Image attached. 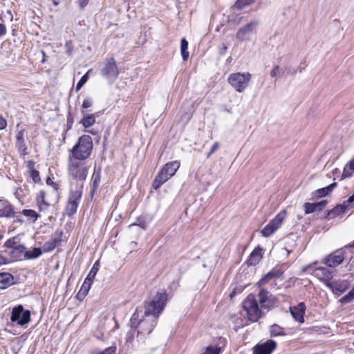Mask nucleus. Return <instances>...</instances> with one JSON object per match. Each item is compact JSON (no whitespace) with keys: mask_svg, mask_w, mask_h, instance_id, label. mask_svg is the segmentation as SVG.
Segmentation results:
<instances>
[{"mask_svg":"<svg viewBox=\"0 0 354 354\" xmlns=\"http://www.w3.org/2000/svg\"><path fill=\"white\" fill-rule=\"evenodd\" d=\"M167 301L166 292H158L151 300L145 302L144 310L136 308L131 317L130 326L138 329V337H146L152 332Z\"/></svg>","mask_w":354,"mask_h":354,"instance_id":"obj_1","label":"nucleus"},{"mask_svg":"<svg viewBox=\"0 0 354 354\" xmlns=\"http://www.w3.org/2000/svg\"><path fill=\"white\" fill-rule=\"evenodd\" d=\"M93 140L90 136L83 135L80 137L77 143L73 147L69 158L86 161L93 150Z\"/></svg>","mask_w":354,"mask_h":354,"instance_id":"obj_2","label":"nucleus"},{"mask_svg":"<svg viewBox=\"0 0 354 354\" xmlns=\"http://www.w3.org/2000/svg\"><path fill=\"white\" fill-rule=\"evenodd\" d=\"M90 166L87 161L69 158L68 160V173L69 176L77 181L83 182L86 179Z\"/></svg>","mask_w":354,"mask_h":354,"instance_id":"obj_3","label":"nucleus"},{"mask_svg":"<svg viewBox=\"0 0 354 354\" xmlns=\"http://www.w3.org/2000/svg\"><path fill=\"white\" fill-rule=\"evenodd\" d=\"M180 162L174 160L167 162L160 170L152 183V187L157 190L162 184L170 179L180 167Z\"/></svg>","mask_w":354,"mask_h":354,"instance_id":"obj_4","label":"nucleus"},{"mask_svg":"<svg viewBox=\"0 0 354 354\" xmlns=\"http://www.w3.org/2000/svg\"><path fill=\"white\" fill-rule=\"evenodd\" d=\"M243 308L246 311L247 317L252 322H257L262 316L255 295L250 294L243 301Z\"/></svg>","mask_w":354,"mask_h":354,"instance_id":"obj_5","label":"nucleus"},{"mask_svg":"<svg viewBox=\"0 0 354 354\" xmlns=\"http://www.w3.org/2000/svg\"><path fill=\"white\" fill-rule=\"evenodd\" d=\"M82 196V185L76 189H71L67 203L65 206V214L72 217L77 212Z\"/></svg>","mask_w":354,"mask_h":354,"instance_id":"obj_6","label":"nucleus"},{"mask_svg":"<svg viewBox=\"0 0 354 354\" xmlns=\"http://www.w3.org/2000/svg\"><path fill=\"white\" fill-rule=\"evenodd\" d=\"M251 79L249 73H235L229 75V84L239 93L243 92L248 86Z\"/></svg>","mask_w":354,"mask_h":354,"instance_id":"obj_7","label":"nucleus"},{"mask_svg":"<svg viewBox=\"0 0 354 354\" xmlns=\"http://www.w3.org/2000/svg\"><path fill=\"white\" fill-rule=\"evenodd\" d=\"M287 212L286 210L281 211L275 217L272 219L261 231V234L264 237H269L274 232H276L282 224L286 217Z\"/></svg>","mask_w":354,"mask_h":354,"instance_id":"obj_8","label":"nucleus"},{"mask_svg":"<svg viewBox=\"0 0 354 354\" xmlns=\"http://www.w3.org/2000/svg\"><path fill=\"white\" fill-rule=\"evenodd\" d=\"M10 320L23 326L30 322V313L28 310H24L22 305H18L12 308Z\"/></svg>","mask_w":354,"mask_h":354,"instance_id":"obj_9","label":"nucleus"},{"mask_svg":"<svg viewBox=\"0 0 354 354\" xmlns=\"http://www.w3.org/2000/svg\"><path fill=\"white\" fill-rule=\"evenodd\" d=\"M257 25L258 22L257 21H252L248 23L245 26L240 28L237 30L236 38L240 41L250 40L251 36L256 33Z\"/></svg>","mask_w":354,"mask_h":354,"instance_id":"obj_10","label":"nucleus"},{"mask_svg":"<svg viewBox=\"0 0 354 354\" xmlns=\"http://www.w3.org/2000/svg\"><path fill=\"white\" fill-rule=\"evenodd\" d=\"M345 259V252L342 249L337 250L322 259V263L329 268H335L341 264Z\"/></svg>","mask_w":354,"mask_h":354,"instance_id":"obj_11","label":"nucleus"},{"mask_svg":"<svg viewBox=\"0 0 354 354\" xmlns=\"http://www.w3.org/2000/svg\"><path fill=\"white\" fill-rule=\"evenodd\" d=\"M101 73L104 77L113 81L118 77L119 71L115 61L113 57L106 60L105 66L102 68Z\"/></svg>","mask_w":354,"mask_h":354,"instance_id":"obj_12","label":"nucleus"},{"mask_svg":"<svg viewBox=\"0 0 354 354\" xmlns=\"http://www.w3.org/2000/svg\"><path fill=\"white\" fill-rule=\"evenodd\" d=\"M258 297L261 307L264 308L270 309L273 308L277 302V298L263 288L259 290Z\"/></svg>","mask_w":354,"mask_h":354,"instance_id":"obj_13","label":"nucleus"},{"mask_svg":"<svg viewBox=\"0 0 354 354\" xmlns=\"http://www.w3.org/2000/svg\"><path fill=\"white\" fill-rule=\"evenodd\" d=\"M100 268V263L99 261H97L94 263L91 270H90L88 276L86 277V279L84 280V283L82 286V290H84V292L82 293L83 297H85L91 286V283L93 282V279L97 274V272L99 270Z\"/></svg>","mask_w":354,"mask_h":354,"instance_id":"obj_14","label":"nucleus"},{"mask_svg":"<svg viewBox=\"0 0 354 354\" xmlns=\"http://www.w3.org/2000/svg\"><path fill=\"white\" fill-rule=\"evenodd\" d=\"M277 343L272 339H268L263 344H257L254 347V354H271L276 348Z\"/></svg>","mask_w":354,"mask_h":354,"instance_id":"obj_15","label":"nucleus"},{"mask_svg":"<svg viewBox=\"0 0 354 354\" xmlns=\"http://www.w3.org/2000/svg\"><path fill=\"white\" fill-rule=\"evenodd\" d=\"M313 275L329 286L330 281L333 278V272L327 268L319 267L313 270Z\"/></svg>","mask_w":354,"mask_h":354,"instance_id":"obj_16","label":"nucleus"},{"mask_svg":"<svg viewBox=\"0 0 354 354\" xmlns=\"http://www.w3.org/2000/svg\"><path fill=\"white\" fill-rule=\"evenodd\" d=\"M290 313L293 318L299 323L304 322V315L305 314L306 306L301 302L298 305L290 308Z\"/></svg>","mask_w":354,"mask_h":354,"instance_id":"obj_17","label":"nucleus"},{"mask_svg":"<svg viewBox=\"0 0 354 354\" xmlns=\"http://www.w3.org/2000/svg\"><path fill=\"white\" fill-rule=\"evenodd\" d=\"M17 212H15L12 205L7 201L3 200L0 203V217L14 218Z\"/></svg>","mask_w":354,"mask_h":354,"instance_id":"obj_18","label":"nucleus"},{"mask_svg":"<svg viewBox=\"0 0 354 354\" xmlns=\"http://www.w3.org/2000/svg\"><path fill=\"white\" fill-rule=\"evenodd\" d=\"M328 201L326 200H323L318 203H305L304 208H305V214H308L315 212H321L325 206L327 205Z\"/></svg>","mask_w":354,"mask_h":354,"instance_id":"obj_19","label":"nucleus"},{"mask_svg":"<svg viewBox=\"0 0 354 354\" xmlns=\"http://www.w3.org/2000/svg\"><path fill=\"white\" fill-rule=\"evenodd\" d=\"M283 274V271L280 268H274L266 274L258 283V286H261L267 283L270 280L275 278H279Z\"/></svg>","mask_w":354,"mask_h":354,"instance_id":"obj_20","label":"nucleus"},{"mask_svg":"<svg viewBox=\"0 0 354 354\" xmlns=\"http://www.w3.org/2000/svg\"><path fill=\"white\" fill-rule=\"evenodd\" d=\"M261 251L262 250L259 247L254 248L247 260V264L248 266H256L258 264L263 257Z\"/></svg>","mask_w":354,"mask_h":354,"instance_id":"obj_21","label":"nucleus"},{"mask_svg":"<svg viewBox=\"0 0 354 354\" xmlns=\"http://www.w3.org/2000/svg\"><path fill=\"white\" fill-rule=\"evenodd\" d=\"M14 283L13 276L8 272L0 273V288L6 289Z\"/></svg>","mask_w":354,"mask_h":354,"instance_id":"obj_22","label":"nucleus"},{"mask_svg":"<svg viewBox=\"0 0 354 354\" xmlns=\"http://www.w3.org/2000/svg\"><path fill=\"white\" fill-rule=\"evenodd\" d=\"M5 246L13 250V252L23 253L26 248L15 241V239H10L6 241Z\"/></svg>","mask_w":354,"mask_h":354,"instance_id":"obj_23","label":"nucleus"},{"mask_svg":"<svg viewBox=\"0 0 354 354\" xmlns=\"http://www.w3.org/2000/svg\"><path fill=\"white\" fill-rule=\"evenodd\" d=\"M346 209V203L337 205L334 208L328 212V216L330 218H334L336 216H340L345 212Z\"/></svg>","mask_w":354,"mask_h":354,"instance_id":"obj_24","label":"nucleus"},{"mask_svg":"<svg viewBox=\"0 0 354 354\" xmlns=\"http://www.w3.org/2000/svg\"><path fill=\"white\" fill-rule=\"evenodd\" d=\"M337 186L336 183H333L328 186L323 188H320L317 189L314 193L313 195L315 198H321L326 196L330 192H331L335 187Z\"/></svg>","mask_w":354,"mask_h":354,"instance_id":"obj_25","label":"nucleus"},{"mask_svg":"<svg viewBox=\"0 0 354 354\" xmlns=\"http://www.w3.org/2000/svg\"><path fill=\"white\" fill-rule=\"evenodd\" d=\"M61 239L59 238H53L49 241L44 243L43 245V250L45 252H48L53 250L61 242Z\"/></svg>","mask_w":354,"mask_h":354,"instance_id":"obj_26","label":"nucleus"},{"mask_svg":"<svg viewBox=\"0 0 354 354\" xmlns=\"http://www.w3.org/2000/svg\"><path fill=\"white\" fill-rule=\"evenodd\" d=\"M269 332L272 337L284 336L286 335V328L276 324L270 326Z\"/></svg>","mask_w":354,"mask_h":354,"instance_id":"obj_27","label":"nucleus"},{"mask_svg":"<svg viewBox=\"0 0 354 354\" xmlns=\"http://www.w3.org/2000/svg\"><path fill=\"white\" fill-rule=\"evenodd\" d=\"M17 214H23L26 217H27L28 221L30 223H35V221L39 217V215L33 209H23L21 212H18Z\"/></svg>","mask_w":354,"mask_h":354,"instance_id":"obj_28","label":"nucleus"},{"mask_svg":"<svg viewBox=\"0 0 354 354\" xmlns=\"http://www.w3.org/2000/svg\"><path fill=\"white\" fill-rule=\"evenodd\" d=\"M328 286L332 288L333 290L342 293L348 288V283L346 281H333L331 282Z\"/></svg>","mask_w":354,"mask_h":354,"instance_id":"obj_29","label":"nucleus"},{"mask_svg":"<svg viewBox=\"0 0 354 354\" xmlns=\"http://www.w3.org/2000/svg\"><path fill=\"white\" fill-rule=\"evenodd\" d=\"M354 171V158L350 160L344 167L342 174V178H346L351 177L353 172Z\"/></svg>","mask_w":354,"mask_h":354,"instance_id":"obj_30","label":"nucleus"},{"mask_svg":"<svg viewBox=\"0 0 354 354\" xmlns=\"http://www.w3.org/2000/svg\"><path fill=\"white\" fill-rule=\"evenodd\" d=\"M95 122V118L93 114L84 113V116L81 120L80 123L85 128L91 127Z\"/></svg>","mask_w":354,"mask_h":354,"instance_id":"obj_31","label":"nucleus"},{"mask_svg":"<svg viewBox=\"0 0 354 354\" xmlns=\"http://www.w3.org/2000/svg\"><path fill=\"white\" fill-rule=\"evenodd\" d=\"M187 49H188V42L185 38H183L180 41V52H181V55H182L183 59L184 61H187L189 58V53Z\"/></svg>","mask_w":354,"mask_h":354,"instance_id":"obj_32","label":"nucleus"},{"mask_svg":"<svg viewBox=\"0 0 354 354\" xmlns=\"http://www.w3.org/2000/svg\"><path fill=\"white\" fill-rule=\"evenodd\" d=\"M23 253L26 259H30L39 257L42 252L39 248H34L32 250L24 251Z\"/></svg>","mask_w":354,"mask_h":354,"instance_id":"obj_33","label":"nucleus"},{"mask_svg":"<svg viewBox=\"0 0 354 354\" xmlns=\"http://www.w3.org/2000/svg\"><path fill=\"white\" fill-rule=\"evenodd\" d=\"M28 167L30 169V177L35 183L40 181L39 172L34 169V162L32 161L28 162Z\"/></svg>","mask_w":354,"mask_h":354,"instance_id":"obj_34","label":"nucleus"},{"mask_svg":"<svg viewBox=\"0 0 354 354\" xmlns=\"http://www.w3.org/2000/svg\"><path fill=\"white\" fill-rule=\"evenodd\" d=\"M116 351L115 347H109L104 349V351H100L98 349H95L91 351V354H114Z\"/></svg>","mask_w":354,"mask_h":354,"instance_id":"obj_35","label":"nucleus"},{"mask_svg":"<svg viewBox=\"0 0 354 354\" xmlns=\"http://www.w3.org/2000/svg\"><path fill=\"white\" fill-rule=\"evenodd\" d=\"M91 70L88 71L86 74H84L80 80L77 84L75 91H79L81 88L84 85V84L88 81V73H90Z\"/></svg>","mask_w":354,"mask_h":354,"instance_id":"obj_36","label":"nucleus"},{"mask_svg":"<svg viewBox=\"0 0 354 354\" xmlns=\"http://www.w3.org/2000/svg\"><path fill=\"white\" fill-rule=\"evenodd\" d=\"M136 329V328H131V329L127 333L126 342L127 344H131L133 343Z\"/></svg>","mask_w":354,"mask_h":354,"instance_id":"obj_37","label":"nucleus"},{"mask_svg":"<svg viewBox=\"0 0 354 354\" xmlns=\"http://www.w3.org/2000/svg\"><path fill=\"white\" fill-rule=\"evenodd\" d=\"M254 0H237L236 6L239 9H242L245 6L250 5Z\"/></svg>","mask_w":354,"mask_h":354,"instance_id":"obj_38","label":"nucleus"},{"mask_svg":"<svg viewBox=\"0 0 354 354\" xmlns=\"http://www.w3.org/2000/svg\"><path fill=\"white\" fill-rule=\"evenodd\" d=\"M220 348L217 346H208L203 354H218Z\"/></svg>","mask_w":354,"mask_h":354,"instance_id":"obj_39","label":"nucleus"},{"mask_svg":"<svg viewBox=\"0 0 354 354\" xmlns=\"http://www.w3.org/2000/svg\"><path fill=\"white\" fill-rule=\"evenodd\" d=\"M353 299H354V295L352 294V292L351 291H349V292L348 294H346L345 296H344L340 299V301L342 303L346 304V303L350 302Z\"/></svg>","mask_w":354,"mask_h":354,"instance_id":"obj_40","label":"nucleus"},{"mask_svg":"<svg viewBox=\"0 0 354 354\" xmlns=\"http://www.w3.org/2000/svg\"><path fill=\"white\" fill-rule=\"evenodd\" d=\"M37 200L40 201L44 205H46V207L49 206V204L46 202L45 192L44 191H40L37 194Z\"/></svg>","mask_w":354,"mask_h":354,"instance_id":"obj_41","label":"nucleus"},{"mask_svg":"<svg viewBox=\"0 0 354 354\" xmlns=\"http://www.w3.org/2000/svg\"><path fill=\"white\" fill-rule=\"evenodd\" d=\"M280 75V68L278 66H274L271 72H270V76L272 77H277Z\"/></svg>","mask_w":354,"mask_h":354,"instance_id":"obj_42","label":"nucleus"},{"mask_svg":"<svg viewBox=\"0 0 354 354\" xmlns=\"http://www.w3.org/2000/svg\"><path fill=\"white\" fill-rule=\"evenodd\" d=\"M16 146L18 148V149L23 153H24L26 150L24 141H16Z\"/></svg>","mask_w":354,"mask_h":354,"instance_id":"obj_43","label":"nucleus"},{"mask_svg":"<svg viewBox=\"0 0 354 354\" xmlns=\"http://www.w3.org/2000/svg\"><path fill=\"white\" fill-rule=\"evenodd\" d=\"M218 147H219V143L218 142H214V144L212 147L210 151L207 153V157L209 158L210 156L218 149Z\"/></svg>","mask_w":354,"mask_h":354,"instance_id":"obj_44","label":"nucleus"},{"mask_svg":"<svg viewBox=\"0 0 354 354\" xmlns=\"http://www.w3.org/2000/svg\"><path fill=\"white\" fill-rule=\"evenodd\" d=\"M24 130L19 131L16 134V141H24Z\"/></svg>","mask_w":354,"mask_h":354,"instance_id":"obj_45","label":"nucleus"},{"mask_svg":"<svg viewBox=\"0 0 354 354\" xmlns=\"http://www.w3.org/2000/svg\"><path fill=\"white\" fill-rule=\"evenodd\" d=\"M92 106V101L90 99H85L82 103V108L87 109Z\"/></svg>","mask_w":354,"mask_h":354,"instance_id":"obj_46","label":"nucleus"},{"mask_svg":"<svg viewBox=\"0 0 354 354\" xmlns=\"http://www.w3.org/2000/svg\"><path fill=\"white\" fill-rule=\"evenodd\" d=\"M227 47L225 44H221L218 47L220 55H224L227 51Z\"/></svg>","mask_w":354,"mask_h":354,"instance_id":"obj_47","label":"nucleus"},{"mask_svg":"<svg viewBox=\"0 0 354 354\" xmlns=\"http://www.w3.org/2000/svg\"><path fill=\"white\" fill-rule=\"evenodd\" d=\"M46 184L48 185H53L55 190L58 189V185L55 183L50 177L46 179Z\"/></svg>","mask_w":354,"mask_h":354,"instance_id":"obj_48","label":"nucleus"},{"mask_svg":"<svg viewBox=\"0 0 354 354\" xmlns=\"http://www.w3.org/2000/svg\"><path fill=\"white\" fill-rule=\"evenodd\" d=\"M7 126V121L2 117H0V130L4 129Z\"/></svg>","mask_w":354,"mask_h":354,"instance_id":"obj_49","label":"nucleus"},{"mask_svg":"<svg viewBox=\"0 0 354 354\" xmlns=\"http://www.w3.org/2000/svg\"><path fill=\"white\" fill-rule=\"evenodd\" d=\"M6 27L4 24H0V37L6 35Z\"/></svg>","mask_w":354,"mask_h":354,"instance_id":"obj_50","label":"nucleus"},{"mask_svg":"<svg viewBox=\"0 0 354 354\" xmlns=\"http://www.w3.org/2000/svg\"><path fill=\"white\" fill-rule=\"evenodd\" d=\"M78 3L81 8H84L88 3V0H78Z\"/></svg>","mask_w":354,"mask_h":354,"instance_id":"obj_51","label":"nucleus"},{"mask_svg":"<svg viewBox=\"0 0 354 354\" xmlns=\"http://www.w3.org/2000/svg\"><path fill=\"white\" fill-rule=\"evenodd\" d=\"M354 201V196L353 195H351V196L348 197V198L344 201V203H346V207L347 208L348 205L353 203Z\"/></svg>","mask_w":354,"mask_h":354,"instance_id":"obj_52","label":"nucleus"},{"mask_svg":"<svg viewBox=\"0 0 354 354\" xmlns=\"http://www.w3.org/2000/svg\"><path fill=\"white\" fill-rule=\"evenodd\" d=\"M83 292H84V290H82V288H81V289H80V292H78V294H77V297H78L79 299H81V298H84V297H83V295H82V293H83Z\"/></svg>","mask_w":354,"mask_h":354,"instance_id":"obj_53","label":"nucleus"},{"mask_svg":"<svg viewBox=\"0 0 354 354\" xmlns=\"http://www.w3.org/2000/svg\"><path fill=\"white\" fill-rule=\"evenodd\" d=\"M345 248H354V241L350 244H348V245H346L344 246Z\"/></svg>","mask_w":354,"mask_h":354,"instance_id":"obj_54","label":"nucleus"},{"mask_svg":"<svg viewBox=\"0 0 354 354\" xmlns=\"http://www.w3.org/2000/svg\"><path fill=\"white\" fill-rule=\"evenodd\" d=\"M5 263V259L4 258L0 255V266L3 265Z\"/></svg>","mask_w":354,"mask_h":354,"instance_id":"obj_55","label":"nucleus"},{"mask_svg":"<svg viewBox=\"0 0 354 354\" xmlns=\"http://www.w3.org/2000/svg\"><path fill=\"white\" fill-rule=\"evenodd\" d=\"M15 222H17V223H19L22 224L24 223V221L21 218H20L19 217H17L16 220H15Z\"/></svg>","mask_w":354,"mask_h":354,"instance_id":"obj_56","label":"nucleus"},{"mask_svg":"<svg viewBox=\"0 0 354 354\" xmlns=\"http://www.w3.org/2000/svg\"><path fill=\"white\" fill-rule=\"evenodd\" d=\"M42 54H43V57H44V59H43V60H42V62H44V57H45V56H46V54H45V53H44V51H42Z\"/></svg>","mask_w":354,"mask_h":354,"instance_id":"obj_57","label":"nucleus"},{"mask_svg":"<svg viewBox=\"0 0 354 354\" xmlns=\"http://www.w3.org/2000/svg\"><path fill=\"white\" fill-rule=\"evenodd\" d=\"M54 3H55V5H57V1H55Z\"/></svg>","mask_w":354,"mask_h":354,"instance_id":"obj_58","label":"nucleus"},{"mask_svg":"<svg viewBox=\"0 0 354 354\" xmlns=\"http://www.w3.org/2000/svg\"><path fill=\"white\" fill-rule=\"evenodd\" d=\"M3 200L0 199V203Z\"/></svg>","mask_w":354,"mask_h":354,"instance_id":"obj_59","label":"nucleus"}]
</instances>
